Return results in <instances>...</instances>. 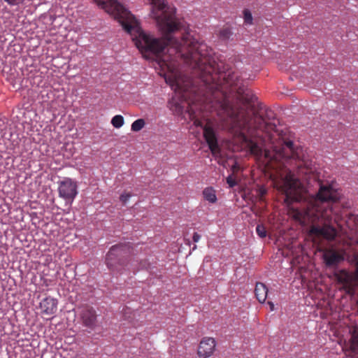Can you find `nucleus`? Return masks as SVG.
<instances>
[{
    "label": "nucleus",
    "instance_id": "nucleus-2",
    "mask_svg": "<svg viewBox=\"0 0 358 358\" xmlns=\"http://www.w3.org/2000/svg\"><path fill=\"white\" fill-rule=\"evenodd\" d=\"M152 15L162 31L172 32L180 29L184 21L176 17V8L169 6L162 0H150Z\"/></svg>",
    "mask_w": 358,
    "mask_h": 358
},
{
    "label": "nucleus",
    "instance_id": "nucleus-9",
    "mask_svg": "<svg viewBox=\"0 0 358 358\" xmlns=\"http://www.w3.org/2000/svg\"><path fill=\"white\" fill-rule=\"evenodd\" d=\"M324 261L327 266H334L341 262L343 256L334 250H328L323 255Z\"/></svg>",
    "mask_w": 358,
    "mask_h": 358
},
{
    "label": "nucleus",
    "instance_id": "nucleus-6",
    "mask_svg": "<svg viewBox=\"0 0 358 358\" xmlns=\"http://www.w3.org/2000/svg\"><path fill=\"white\" fill-rule=\"evenodd\" d=\"M215 347L216 341L213 338L204 337L199 344L197 355L200 358H208L213 355Z\"/></svg>",
    "mask_w": 358,
    "mask_h": 358
},
{
    "label": "nucleus",
    "instance_id": "nucleus-1",
    "mask_svg": "<svg viewBox=\"0 0 358 358\" xmlns=\"http://www.w3.org/2000/svg\"><path fill=\"white\" fill-rule=\"evenodd\" d=\"M107 13L113 15L131 37L143 32L136 17L116 0H94Z\"/></svg>",
    "mask_w": 358,
    "mask_h": 358
},
{
    "label": "nucleus",
    "instance_id": "nucleus-4",
    "mask_svg": "<svg viewBox=\"0 0 358 358\" xmlns=\"http://www.w3.org/2000/svg\"><path fill=\"white\" fill-rule=\"evenodd\" d=\"M59 196L65 200L66 204L71 205L78 194L76 182L65 178L58 182Z\"/></svg>",
    "mask_w": 358,
    "mask_h": 358
},
{
    "label": "nucleus",
    "instance_id": "nucleus-23",
    "mask_svg": "<svg viewBox=\"0 0 358 358\" xmlns=\"http://www.w3.org/2000/svg\"><path fill=\"white\" fill-rule=\"evenodd\" d=\"M310 233L312 235L317 236V225L313 224L310 229Z\"/></svg>",
    "mask_w": 358,
    "mask_h": 358
},
{
    "label": "nucleus",
    "instance_id": "nucleus-20",
    "mask_svg": "<svg viewBox=\"0 0 358 358\" xmlns=\"http://www.w3.org/2000/svg\"><path fill=\"white\" fill-rule=\"evenodd\" d=\"M227 183L229 185V187H234L236 185V181L231 175L227 178Z\"/></svg>",
    "mask_w": 358,
    "mask_h": 358
},
{
    "label": "nucleus",
    "instance_id": "nucleus-19",
    "mask_svg": "<svg viewBox=\"0 0 358 358\" xmlns=\"http://www.w3.org/2000/svg\"><path fill=\"white\" fill-rule=\"evenodd\" d=\"M132 196V194L130 192H124L120 196V200L123 204H126L127 201Z\"/></svg>",
    "mask_w": 358,
    "mask_h": 358
},
{
    "label": "nucleus",
    "instance_id": "nucleus-25",
    "mask_svg": "<svg viewBox=\"0 0 358 358\" xmlns=\"http://www.w3.org/2000/svg\"><path fill=\"white\" fill-rule=\"evenodd\" d=\"M267 303H268V305L270 307V310L271 311L274 310V304H273V303L272 301H268Z\"/></svg>",
    "mask_w": 358,
    "mask_h": 358
},
{
    "label": "nucleus",
    "instance_id": "nucleus-22",
    "mask_svg": "<svg viewBox=\"0 0 358 358\" xmlns=\"http://www.w3.org/2000/svg\"><path fill=\"white\" fill-rule=\"evenodd\" d=\"M266 189L263 187H261L260 188H259L258 191H257V194H258V196L259 198V200H263V198L264 196L266 194Z\"/></svg>",
    "mask_w": 358,
    "mask_h": 358
},
{
    "label": "nucleus",
    "instance_id": "nucleus-8",
    "mask_svg": "<svg viewBox=\"0 0 358 358\" xmlns=\"http://www.w3.org/2000/svg\"><path fill=\"white\" fill-rule=\"evenodd\" d=\"M57 299L48 296L41 301L39 307L43 314L51 315L57 312Z\"/></svg>",
    "mask_w": 358,
    "mask_h": 358
},
{
    "label": "nucleus",
    "instance_id": "nucleus-16",
    "mask_svg": "<svg viewBox=\"0 0 358 358\" xmlns=\"http://www.w3.org/2000/svg\"><path fill=\"white\" fill-rule=\"evenodd\" d=\"M243 18L244 22L247 24H252V15L251 12L248 9H245L243 10Z\"/></svg>",
    "mask_w": 358,
    "mask_h": 358
},
{
    "label": "nucleus",
    "instance_id": "nucleus-15",
    "mask_svg": "<svg viewBox=\"0 0 358 358\" xmlns=\"http://www.w3.org/2000/svg\"><path fill=\"white\" fill-rule=\"evenodd\" d=\"M231 34H232V33H231L230 29L228 27H225V28L222 29L220 31L219 36L221 39L227 40L230 38Z\"/></svg>",
    "mask_w": 358,
    "mask_h": 358
},
{
    "label": "nucleus",
    "instance_id": "nucleus-21",
    "mask_svg": "<svg viewBox=\"0 0 358 358\" xmlns=\"http://www.w3.org/2000/svg\"><path fill=\"white\" fill-rule=\"evenodd\" d=\"M9 6H13L24 3L25 0H3Z\"/></svg>",
    "mask_w": 358,
    "mask_h": 358
},
{
    "label": "nucleus",
    "instance_id": "nucleus-17",
    "mask_svg": "<svg viewBox=\"0 0 358 358\" xmlns=\"http://www.w3.org/2000/svg\"><path fill=\"white\" fill-rule=\"evenodd\" d=\"M256 232L261 238H264L266 236V230L263 225L258 224L256 227Z\"/></svg>",
    "mask_w": 358,
    "mask_h": 358
},
{
    "label": "nucleus",
    "instance_id": "nucleus-10",
    "mask_svg": "<svg viewBox=\"0 0 358 358\" xmlns=\"http://www.w3.org/2000/svg\"><path fill=\"white\" fill-rule=\"evenodd\" d=\"M255 293L258 301L262 303H264L268 294V288L264 283L257 282Z\"/></svg>",
    "mask_w": 358,
    "mask_h": 358
},
{
    "label": "nucleus",
    "instance_id": "nucleus-3",
    "mask_svg": "<svg viewBox=\"0 0 358 358\" xmlns=\"http://www.w3.org/2000/svg\"><path fill=\"white\" fill-rule=\"evenodd\" d=\"M130 246L118 244L110 248L106 257V264L111 271L118 270V266L124 264V257L129 253Z\"/></svg>",
    "mask_w": 358,
    "mask_h": 358
},
{
    "label": "nucleus",
    "instance_id": "nucleus-5",
    "mask_svg": "<svg viewBox=\"0 0 358 358\" xmlns=\"http://www.w3.org/2000/svg\"><path fill=\"white\" fill-rule=\"evenodd\" d=\"M78 313L82 324L90 329L96 327L97 314L96 310L91 306L83 305L78 308Z\"/></svg>",
    "mask_w": 358,
    "mask_h": 358
},
{
    "label": "nucleus",
    "instance_id": "nucleus-24",
    "mask_svg": "<svg viewBox=\"0 0 358 358\" xmlns=\"http://www.w3.org/2000/svg\"><path fill=\"white\" fill-rule=\"evenodd\" d=\"M200 238L201 236L198 233L195 232L193 235L194 242L197 243L200 240Z\"/></svg>",
    "mask_w": 358,
    "mask_h": 358
},
{
    "label": "nucleus",
    "instance_id": "nucleus-7",
    "mask_svg": "<svg viewBox=\"0 0 358 358\" xmlns=\"http://www.w3.org/2000/svg\"><path fill=\"white\" fill-rule=\"evenodd\" d=\"M338 282L343 285V287L348 293H350L354 289L355 275L352 276L348 271L341 270L335 274Z\"/></svg>",
    "mask_w": 358,
    "mask_h": 358
},
{
    "label": "nucleus",
    "instance_id": "nucleus-12",
    "mask_svg": "<svg viewBox=\"0 0 358 358\" xmlns=\"http://www.w3.org/2000/svg\"><path fill=\"white\" fill-rule=\"evenodd\" d=\"M203 195L204 199L210 203H215L217 201L215 192L213 188H206L203 191Z\"/></svg>",
    "mask_w": 358,
    "mask_h": 358
},
{
    "label": "nucleus",
    "instance_id": "nucleus-18",
    "mask_svg": "<svg viewBox=\"0 0 358 358\" xmlns=\"http://www.w3.org/2000/svg\"><path fill=\"white\" fill-rule=\"evenodd\" d=\"M353 262L355 264V270L354 273L355 278L358 281V253L353 255Z\"/></svg>",
    "mask_w": 358,
    "mask_h": 358
},
{
    "label": "nucleus",
    "instance_id": "nucleus-13",
    "mask_svg": "<svg viewBox=\"0 0 358 358\" xmlns=\"http://www.w3.org/2000/svg\"><path fill=\"white\" fill-rule=\"evenodd\" d=\"M145 125V122L143 119H138L135 120L131 126L132 131L138 132L141 131Z\"/></svg>",
    "mask_w": 358,
    "mask_h": 358
},
{
    "label": "nucleus",
    "instance_id": "nucleus-26",
    "mask_svg": "<svg viewBox=\"0 0 358 358\" xmlns=\"http://www.w3.org/2000/svg\"><path fill=\"white\" fill-rule=\"evenodd\" d=\"M358 245V239L355 242Z\"/></svg>",
    "mask_w": 358,
    "mask_h": 358
},
{
    "label": "nucleus",
    "instance_id": "nucleus-14",
    "mask_svg": "<svg viewBox=\"0 0 358 358\" xmlns=\"http://www.w3.org/2000/svg\"><path fill=\"white\" fill-rule=\"evenodd\" d=\"M124 123V117L120 115H115L111 120L112 125L117 129L120 128Z\"/></svg>",
    "mask_w": 358,
    "mask_h": 358
},
{
    "label": "nucleus",
    "instance_id": "nucleus-11",
    "mask_svg": "<svg viewBox=\"0 0 358 358\" xmlns=\"http://www.w3.org/2000/svg\"><path fill=\"white\" fill-rule=\"evenodd\" d=\"M350 349L354 355H358V328H355L352 332Z\"/></svg>",
    "mask_w": 358,
    "mask_h": 358
}]
</instances>
